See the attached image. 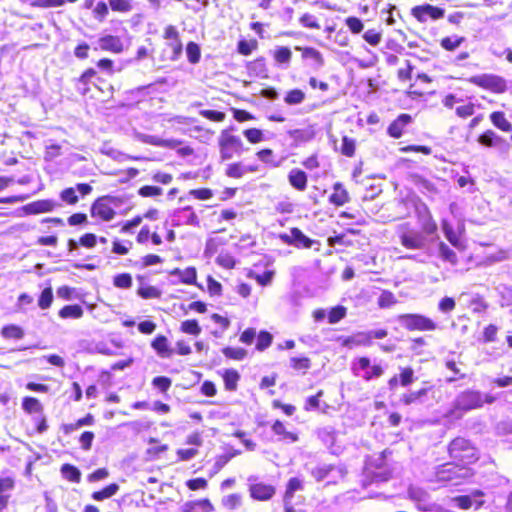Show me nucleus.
I'll return each mask as SVG.
<instances>
[{
  "instance_id": "bb28decb",
  "label": "nucleus",
  "mask_w": 512,
  "mask_h": 512,
  "mask_svg": "<svg viewBox=\"0 0 512 512\" xmlns=\"http://www.w3.org/2000/svg\"><path fill=\"white\" fill-rule=\"evenodd\" d=\"M272 431L278 435L280 441H286L288 443H294L298 441V435L293 432L286 430L284 424L280 420H276L272 425Z\"/></svg>"
},
{
  "instance_id": "dca6fc26",
  "label": "nucleus",
  "mask_w": 512,
  "mask_h": 512,
  "mask_svg": "<svg viewBox=\"0 0 512 512\" xmlns=\"http://www.w3.org/2000/svg\"><path fill=\"white\" fill-rule=\"evenodd\" d=\"M479 144L485 147H496L503 152H508L510 144L493 130H487L478 137Z\"/></svg>"
},
{
  "instance_id": "774afa93",
  "label": "nucleus",
  "mask_w": 512,
  "mask_h": 512,
  "mask_svg": "<svg viewBox=\"0 0 512 512\" xmlns=\"http://www.w3.org/2000/svg\"><path fill=\"white\" fill-rule=\"evenodd\" d=\"M299 22L302 26L307 27V28H313V29L320 28L317 18L314 15L309 14V13L303 14L300 17Z\"/></svg>"
},
{
  "instance_id": "ea45409f",
  "label": "nucleus",
  "mask_w": 512,
  "mask_h": 512,
  "mask_svg": "<svg viewBox=\"0 0 512 512\" xmlns=\"http://www.w3.org/2000/svg\"><path fill=\"white\" fill-rule=\"evenodd\" d=\"M303 489V481L298 477L291 478L286 487L284 499L292 500L296 491Z\"/></svg>"
},
{
  "instance_id": "338daca9",
  "label": "nucleus",
  "mask_w": 512,
  "mask_h": 512,
  "mask_svg": "<svg viewBox=\"0 0 512 512\" xmlns=\"http://www.w3.org/2000/svg\"><path fill=\"white\" fill-rule=\"evenodd\" d=\"M345 23L349 30L354 34H359L364 28L362 21L357 17H348L346 18Z\"/></svg>"
},
{
  "instance_id": "0e129e2a",
  "label": "nucleus",
  "mask_w": 512,
  "mask_h": 512,
  "mask_svg": "<svg viewBox=\"0 0 512 512\" xmlns=\"http://www.w3.org/2000/svg\"><path fill=\"white\" fill-rule=\"evenodd\" d=\"M222 504L230 509L234 510L241 504V496L239 494H230L222 499Z\"/></svg>"
},
{
  "instance_id": "4468645a",
  "label": "nucleus",
  "mask_w": 512,
  "mask_h": 512,
  "mask_svg": "<svg viewBox=\"0 0 512 512\" xmlns=\"http://www.w3.org/2000/svg\"><path fill=\"white\" fill-rule=\"evenodd\" d=\"M444 14V9L432 6L430 4L415 6L412 9V15L420 22H426L428 18L437 20L443 18Z\"/></svg>"
},
{
  "instance_id": "4c0bfd02",
  "label": "nucleus",
  "mask_w": 512,
  "mask_h": 512,
  "mask_svg": "<svg viewBox=\"0 0 512 512\" xmlns=\"http://www.w3.org/2000/svg\"><path fill=\"white\" fill-rule=\"evenodd\" d=\"M119 490V485L112 483L100 491H96L92 494V498L96 501H102L115 495Z\"/></svg>"
},
{
  "instance_id": "9b49d317",
  "label": "nucleus",
  "mask_w": 512,
  "mask_h": 512,
  "mask_svg": "<svg viewBox=\"0 0 512 512\" xmlns=\"http://www.w3.org/2000/svg\"><path fill=\"white\" fill-rule=\"evenodd\" d=\"M170 221L173 227L182 225L199 226V219L191 206L175 210L171 215Z\"/></svg>"
},
{
  "instance_id": "473e14b6",
  "label": "nucleus",
  "mask_w": 512,
  "mask_h": 512,
  "mask_svg": "<svg viewBox=\"0 0 512 512\" xmlns=\"http://www.w3.org/2000/svg\"><path fill=\"white\" fill-rule=\"evenodd\" d=\"M213 505L208 499L199 500L185 505L184 512H212Z\"/></svg>"
},
{
  "instance_id": "4d7b16f0",
  "label": "nucleus",
  "mask_w": 512,
  "mask_h": 512,
  "mask_svg": "<svg viewBox=\"0 0 512 512\" xmlns=\"http://www.w3.org/2000/svg\"><path fill=\"white\" fill-rule=\"evenodd\" d=\"M396 303L395 296L390 291H383L378 298V305L381 308H388Z\"/></svg>"
},
{
  "instance_id": "f704fd0d",
  "label": "nucleus",
  "mask_w": 512,
  "mask_h": 512,
  "mask_svg": "<svg viewBox=\"0 0 512 512\" xmlns=\"http://www.w3.org/2000/svg\"><path fill=\"white\" fill-rule=\"evenodd\" d=\"M491 122L500 130L509 132L512 130V124L505 118L503 112L496 111L490 115Z\"/></svg>"
},
{
  "instance_id": "f3484780",
  "label": "nucleus",
  "mask_w": 512,
  "mask_h": 512,
  "mask_svg": "<svg viewBox=\"0 0 512 512\" xmlns=\"http://www.w3.org/2000/svg\"><path fill=\"white\" fill-rule=\"evenodd\" d=\"M92 191L91 185L87 183H79L76 185V187H69L64 189L60 193V198L63 202H66L67 204L73 205L76 204L79 200L77 196V192L82 196H86L90 194Z\"/></svg>"
},
{
  "instance_id": "b1692460",
  "label": "nucleus",
  "mask_w": 512,
  "mask_h": 512,
  "mask_svg": "<svg viewBox=\"0 0 512 512\" xmlns=\"http://www.w3.org/2000/svg\"><path fill=\"white\" fill-rule=\"evenodd\" d=\"M321 442L331 451L336 454L337 451L333 448L336 441V430L332 426L319 428L316 432Z\"/></svg>"
},
{
  "instance_id": "c85d7f7f",
  "label": "nucleus",
  "mask_w": 512,
  "mask_h": 512,
  "mask_svg": "<svg viewBox=\"0 0 512 512\" xmlns=\"http://www.w3.org/2000/svg\"><path fill=\"white\" fill-rule=\"evenodd\" d=\"M144 141L148 144H152V145H155L158 147H163V148H169V149H175L182 143L181 140L160 139L155 136H146Z\"/></svg>"
},
{
  "instance_id": "864d4df0",
  "label": "nucleus",
  "mask_w": 512,
  "mask_h": 512,
  "mask_svg": "<svg viewBox=\"0 0 512 512\" xmlns=\"http://www.w3.org/2000/svg\"><path fill=\"white\" fill-rule=\"evenodd\" d=\"M237 453L222 454L216 457L213 464L212 473H218Z\"/></svg>"
},
{
  "instance_id": "79ce46f5",
  "label": "nucleus",
  "mask_w": 512,
  "mask_h": 512,
  "mask_svg": "<svg viewBox=\"0 0 512 512\" xmlns=\"http://www.w3.org/2000/svg\"><path fill=\"white\" fill-rule=\"evenodd\" d=\"M465 41L464 37H459L457 35L445 37L441 40V46L447 51L456 50L463 42Z\"/></svg>"
},
{
  "instance_id": "f257e3e1",
  "label": "nucleus",
  "mask_w": 512,
  "mask_h": 512,
  "mask_svg": "<svg viewBox=\"0 0 512 512\" xmlns=\"http://www.w3.org/2000/svg\"><path fill=\"white\" fill-rule=\"evenodd\" d=\"M471 471L468 467L461 466L458 463H445L436 468L433 477L429 479L430 482H436L441 485H459L463 479L471 476Z\"/></svg>"
},
{
  "instance_id": "7c9ffc66",
  "label": "nucleus",
  "mask_w": 512,
  "mask_h": 512,
  "mask_svg": "<svg viewBox=\"0 0 512 512\" xmlns=\"http://www.w3.org/2000/svg\"><path fill=\"white\" fill-rule=\"evenodd\" d=\"M225 388L229 391L237 389V383L240 379L239 373L234 369H225L222 374Z\"/></svg>"
},
{
  "instance_id": "a878e982",
  "label": "nucleus",
  "mask_w": 512,
  "mask_h": 512,
  "mask_svg": "<svg viewBox=\"0 0 512 512\" xmlns=\"http://www.w3.org/2000/svg\"><path fill=\"white\" fill-rule=\"evenodd\" d=\"M333 193L329 197L330 203L336 206H342L349 202V194L340 182H336L333 186Z\"/></svg>"
},
{
  "instance_id": "5fc2aeb1",
  "label": "nucleus",
  "mask_w": 512,
  "mask_h": 512,
  "mask_svg": "<svg viewBox=\"0 0 512 512\" xmlns=\"http://www.w3.org/2000/svg\"><path fill=\"white\" fill-rule=\"evenodd\" d=\"M291 366L297 370L301 371L303 374L309 369L310 367V360L307 357H293L290 360Z\"/></svg>"
},
{
  "instance_id": "ddd939ff",
  "label": "nucleus",
  "mask_w": 512,
  "mask_h": 512,
  "mask_svg": "<svg viewBox=\"0 0 512 512\" xmlns=\"http://www.w3.org/2000/svg\"><path fill=\"white\" fill-rule=\"evenodd\" d=\"M248 481L250 482L249 492L253 499L266 501L271 499L275 494V488L272 485L255 483L256 477L251 476Z\"/></svg>"
},
{
  "instance_id": "052dcab7",
  "label": "nucleus",
  "mask_w": 512,
  "mask_h": 512,
  "mask_svg": "<svg viewBox=\"0 0 512 512\" xmlns=\"http://www.w3.org/2000/svg\"><path fill=\"white\" fill-rule=\"evenodd\" d=\"M181 329L183 332L191 335H198L201 332V328L196 320L182 322Z\"/></svg>"
},
{
  "instance_id": "c756f323",
  "label": "nucleus",
  "mask_w": 512,
  "mask_h": 512,
  "mask_svg": "<svg viewBox=\"0 0 512 512\" xmlns=\"http://www.w3.org/2000/svg\"><path fill=\"white\" fill-rule=\"evenodd\" d=\"M288 134L296 143L308 142L315 136L311 128L289 130Z\"/></svg>"
},
{
  "instance_id": "aec40b11",
  "label": "nucleus",
  "mask_w": 512,
  "mask_h": 512,
  "mask_svg": "<svg viewBox=\"0 0 512 512\" xmlns=\"http://www.w3.org/2000/svg\"><path fill=\"white\" fill-rule=\"evenodd\" d=\"M98 49L113 53H121L123 51V43L118 36L106 35L100 37L96 42L94 50Z\"/></svg>"
},
{
  "instance_id": "f8f14e48",
  "label": "nucleus",
  "mask_w": 512,
  "mask_h": 512,
  "mask_svg": "<svg viewBox=\"0 0 512 512\" xmlns=\"http://www.w3.org/2000/svg\"><path fill=\"white\" fill-rule=\"evenodd\" d=\"M400 242L407 249L420 250L427 245L425 234L417 230H407L400 234Z\"/></svg>"
},
{
  "instance_id": "49530a36",
  "label": "nucleus",
  "mask_w": 512,
  "mask_h": 512,
  "mask_svg": "<svg viewBox=\"0 0 512 512\" xmlns=\"http://www.w3.org/2000/svg\"><path fill=\"white\" fill-rule=\"evenodd\" d=\"M439 255L440 257L452 264H455L457 262V255L456 253L444 242H441L439 244Z\"/></svg>"
},
{
  "instance_id": "e433bc0d",
  "label": "nucleus",
  "mask_w": 512,
  "mask_h": 512,
  "mask_svg": "<svg viewBox=\"0 0 512 512\" xmlns=\"http://www.w3.org/2000/svg\"><path fill=\"white\" fill-rule=\"evenodd\" d=\"M22 408L29 414L42 413L43 407L38 399L34 397H25L22 400Z\"/></svg>"
},
{
  "instance_id": "20e7f679",
  "label": "nucleus",
  "mask_w": 512,
  "mask_h": 512,
  "mask_svg": "<svg viewBox=\"0 0 512 512\" xmlns=\"http://www.w3.org/2000/svg\"><path fill=\"white\" fill-rule=\"evenodd\" d=\"M396 323L409 331H434L437 324L422 314H400L395 319Z\"/></svg>"
},
{
  "instance_id": "6e6d98bb",
  "label": "nucleus",
  "mask_w": 512,
  "mask_h": 512,
  "mask_svg": "<svg viewBox=\"0 0 512 512\" xmlns=\"http://www.w3.org/2000/svg\"><path fill=\"white\" fill-rule=\"evenodd\" d=\"M341 153L347 157H352L355 153V141L344 136L342 138Z\"/></svg>"
},
{
  "instance_id": "39448f33",
  "label": "nucleus",
  "mask_w": 512,
  "mask_h": 512,
  "mask_svg": "<svg viewBox=\"0 0 512 512\" xmlns=\"http://www.w3.org/2000/svg\"><path fill=\"white\" fill-rule=\"evenodd\" d=\"M387 336L385 329L371 330L368 332H358L342 340V346L349 350L366 347L374 339H383Z\"/></svg>"
},
{
  "instance_id": "2f4dec72",
  "label": "nucleus",
  "mask_w": 512,
  "mask_h": 512,
  "mask_svg": "<svg viewBox=\"0 0 512 512\" xmlns=\"http://www.w3.org/2000/svg\"><path fill=\"white\" fill-rule=\"evenodd\" d=\"M443 233L446 237V239L456 248H459L461 246V241L459 236L454 231V228L452 225L446 220L443 219L441 222Z\"/></svg>"
},
{
  "instance_id": "37998d69",
  "label": "nucleus",
  "mask_w": 512,
  "mask_h": 512,
  "mask_svg": "<svg viewBox=\"0 0 512 512\" xmlns=\"http://www.w3.org/2000/svg\"><path fill=\"white\" fill-rule=\"evenodd\" d=\"M1 334L5 338L21 339L24 336V331L21 327L11 324L4 326L1 330Z\"/></svg>"
},
{
  "instance_id": "9d476101",
  "label": "nucleus",
  "mask_w": 512,
  "mask_h": 512,
  "mask_svg": "<svg viewBox=\"0 0 512 512\" xmlns=\"http://www.w3.org/2000/svg\"><path fill=\"white\" fill-rule=\"evenodd\" d=\"M115 201L112 196H104L97 199L91 206V214L94 217H99L104 221H110L115 216V211L111 204Z\"/></svg>"
},
{
  "instance_id": "cd10ccee",
  "label": "nucleus",
  "mask_w": 512,
  "mask_h": 512,
  "mask_svg": "<svg viewBox=\"0 0 512 512\" xmlns=\"http://www.w3.org/2000/svg\"><path fill=\"white\" fill-rule=\"evenodd\" d=\"M376 469V471H373L371 473L369 472V470H367V477L371 475L372 479L368 484L364 482V486L380 484L389 480L391 473L386 468L382 467L381 465H377Z\"/></svg>"
},
{
  "instance_id": "13d9d810",
  "label": "nucleus",
  "mask_w": 512,
  "mask_h": 512,
  "mask_svg": "<svg viewBox=\"0 0 512 512\" xmlns=\"http://www.w3.org/2000/svg\"><path fill=\"white\" fill-rule=\"evenodd\" d=\"M398 377L400 380V384L403 387L409 386L415 380L414 371L412 368H409V367L402 369V371Z\"/></svg>"
},
{
  "instance_id": "c9c22d12",
  "label": "nucleus",
  "mask_w": 512,
  "mask_h": 512,
  "mask_svg": "<svg viewBox=\"0 0 512 512\" xmlns=\"http://www.w3.org/2000/svg\"><path fill=\"white\" fill-rule=\"evenodd\" d=\"M61 474L65 479L74 483H79L81 480L80 470L71 464H63Z\"/></svg>"
},
{
  "instance_id": "7ed1b4c3",
  "label": "nucleus",
  "mask_w": 512,
  "mask_h": 512,
  "mask_svg": "<svg viewBox=\"0 0 512 512\" xmlns=\"http://www.w3.org/2000/svg\"><path fill=\"white\" fill-rule=\"evenodd\" d=\"M233 126L221 131L218 138V145L220 149V158L222 161L232 159L234 156H240L243 152V142L238 136L231 134L234 131Z\"/></svg>"
},
{
  "instance_id": "2eb2a0df",
  "label": "nucleus",
  "mask_w": 512,
  "mask_h": 512,
  "mask_svg": "<svg viewBox=\"0 0 512 512\" xmlns=\"http://www.w3.org/2000/svg\"><path fill=\"white\" fill-rule=\"evenodd\" d=\"M409 498L416 503L417 507L423 511H430L433 507V502L429 493L421 487L410 486L408 488Z\"/></svg>"
},
{
  "instance_id": "69168bd1",
  "label": "nucleus",
  "mask_w": 512,
  "mask_h": 512,
  "mask_svg": "<svg viewBox=\"0 0 512 512\" xmlns=\"http://www.w3.org/2000/svg\"><path fill=\"white\" fill-rule=\"evenodd\" d=\"M246 171L241 163H233L228 165L226 175L232 178H241Z\"/></svg>"
},
{
  "instance_id": "09e8293b",
  "label": "nucleus",
  "mask_w": 512,
  "mask_h": 512,
  "mask_svg": "<svg viewBox=\"0 0 512 512\" xmlns=\"http://www.w3.org/2000/svg\"><path fill=\"white\" fill-rule=\"evenodd\" d=\"M346 316V308L344 306L338 305L333 307L328 313V321L331 324L338 323Z\"/></svg>"
},
{
  "instance_id": "72a5a7b5",
  "label": "nucleus",
  "mask_w": 512,
  "mask_h": 512,
  "mask_svg": "<svg viewBox=\"0 0 512 512\" xmlns=\"http://www.w3.org/2000/svg\"><path fill=\"white\" fill-rule=\"evenodd\" d=\"M96 75L97 72L93 68H89L86 71H84L78 80V91L85 95L89 91L87 84L90 83L92 79L96 77Z\"/></svg>"
},
{
  "instance_id": "e2e57ef3",
  "label": "nucleus",
  "mask_w": 512,
  "mask_h": 512,
  "mask_svg": "<svg viewBox=\"0 0 512 512\" xmlns=\"http://www.w3.org/2000/svg\"><path fill=\"white\" fill-rule=\"evenodd\" d=\"M172 381L165 376H157L152 380V385L161 392H166L171 387Z\"/></svg>"
},
{
  "instance_id": "58836bf2",
  "label": "nucleus",
  "mask_w": 512,
  "mask_h": 512,
  "mask_svg": "<svg viewBox=\"0 0 512 512\" xmlns=\"http://www.w3.org/2000/svg\"><path fill=\"white\" fill-rule=\"evenodd\" d=\"M83 315V309L80 305H66L59 311L61 318H80Z\"/></svg>"
},
{
  "instance_id": "1a4fd4ad",
  "label": "nucleus",
  "mask_w": 512,
  "mask_h": 512,
  "mask_svg": "<svg viewBox=\"0 0 512 512\" xmlns=\"http://www.w3.org/2000/svg\"><path fill=\"white\" fill-rule=\"evenodd\" d=\"M355 375L360 376L366 380L380 377L383 373V368L378 365L370 364V360L366 357H361L353 365Z\"/></svg>"
},
{
  "instance_id": "6e6552de",
  "label": "nucleus",
  "mask_w": 512,
  "mask_h": 512,
  "mask_svg": "<svg viewBox=\"0 0 512 512\" xmlns=\"http://www.w3.org/2000/svg\"><path fill=\"white\" fill-rule=\"evenodd\" d=\"M279 239L287 245H292L296 248H311L314 241L307 237L299 228H291L290 233H280L278 235Z\"/></svg>"
},
{
  "instance_id": "a18cd8bd",
  "label": "nucleus",
  "mask_w": 512,
  "mask_h": 512,
  "mask_svg": "<svg viewBox=\"0 0 512 512\" xmlns=\"http://www.w3.org/2000/svg\"><path fill=\"white\" fill-rule=\"evenodd\" d=\"M186 54L190 63H198L201 57L199 45L195 42H189L186 46Z\"/></svg>"
},
{
  "instance_id": "3c124183",
  "label": "nucleus",
  "mask_w": 512,
  "mask_h": 512,
  "mask_svg": "<svg viewBox=\"0 0 512 512\" xmlns=\"http://www.w3.org/2000/svg\"><path fill=\"white\" fill-rule=\"evenodd\" d=\"M53 301V292L51 287L45 288L38 299V305L41 309H47L51 306Z\"/></svg>"
},
{
  "instance_id": "8fccbe9b",
  "label": "nucleus",
  "mask_w": 512,
  "mask_h": 512,
  "mask_svg": "<svg viewBox=\"0 0 512 512\" xmlns=\"http://www.w3.org/2000/svg\"><path fill=\"white\" fill-rule=\"evenodd\" d=\"M113 284L117 288L128 289L132 286V276L129 273H121L114 276Z\"/></svg>"
},
{
  "instance_id": "393cba45",
  "label": "nucleus",
  "mask_w": 512,
  "mask_h": 512,
  "mask_svg": "<svg viewBox=\"0 0 512 512\" xmlns=\"http://www.w3.org/2000/svg\"><path fill=\"white\" fill-rule=\"evenodd\" d=\"M289 184L299 191H304L307 187V174L298 168H293L288 174Z\"/></svg>"
},
{
  "instance_id": "423d86ee",
  "label": "nucleus",
  "mask_w": 512,
  "mask_h": 512,
  "mask_svg": "<svg viewBox=\"0 0 512 512\" xmlns=\"http://www.w3.org/2000/svg\"><path fill=\"white\" fill-rule=\"evenodd\" d=\"M484 404L483 394L476 390H466L458 394L454 400V409L461 412H468L481 408Z\"/></svg>"
},
{
  "instance_id": "5701e85b",
  "label": "nucleus",
  "mask_w": 512,
  "mask_h": 512,
  "mask_svg": "<svg viewBox=\"0 0 512 512\" xmlns=\"http://www.w3.org/2000/svg\"><path fill=\"white\" fill-rule=\"evenodd\" d=\"M412 121L409 114L399 115L387 129L388 134L393 138H400L403 134L404 128Z\"/></svg>"
},
{
  "instance_id": "603ef678",
  "label": "nucleus",
  "mask_w": 512,
  "mask_h": 512,
  "mask_svg": "<svg viewBox=\"0 0 512 512\" xmlns=\"http://www.w3.org/2000/svg\"><path fill=\"white\" fill-rule=\"evenodd\" d=\"M272 335L267 331H261L257 336L256 349L263 351L272 343Z\"/></svg>"
},
{
  "instance_id": "c03bdc74",
  "label": "nucleus",
  "mask_w": 512,
  "mask_h": 512,
  "mask_svg": "<svg viewBox=\"0 0 512 512\" xmlns=\"http://www.w3.org/2000/svg\"><path fill=\"white\" fill-rule=\"evenodd\" d=\"M305 93L300 89H293L287 92L284 101L288 105H297L304 101Z\"/></svg>"
},
{
  "instance_id": "f03ea898",
  "label": "nucleus",
  "mask_w": 512,
  "mask_h": 512,
  "mask_svg": "<svg viewBox=\"0 0 512 512\" xmlns=\"http://www.w3.org/2000/svg\"><path fill=\"white\" fill-rule=\"evenodd\" d=\"M450 457L461 466L467 467L478 460L477 449L465 438H455L448 447Z\"/></svg>"
},
{
  "instance_id": "bf43d9fd",
  "label": "nucleus",
  "mask_w": 512,
  "mask_h": 512,
  "mask_svg": "<svg viewBox=\"0 0 512 512\" xmlns=\"http://www.w3.org/2000/svg\"><path fill=\"white\" fill-rule=\"evenodd\" d=\"M109 5L113 11L129 12L132 9L129 0H109Z\"/></svg>"
},
{
  "instance_id": "6ab92c4d",
  "label": "nucleus",
  "mask_w": 512,
  "mask_h": 512,
  "mask_svg": "<svg viewBox=\"0 0 512 512\" xmlns=\"http://www.w3.org/2000/svg\"><path fill=\"white\" fill-rule=\"evenodd\" d=\"M61 205L54 200L51 199H43V200H37L31 203H28L27 205L23 206V211L26 214H39V213H45V212H51L56 207H60Z\"/></svg>"
},
{
  "instance_id": "de8ad7c7",
  "label": "nucleus",
  "mask_w": 512,
  "mask_h": 512,
  "mask_svg": "<svg viewBox=\"0 0 512 512\" xmlns=\"http://www.w3.org/2000/svg\"><path fill=\"white\" fill-rule=\"evenodd\" d=\"M137 294L143 299L160 298L161 292L154 286H141Z\"/></svg>"
},
{
  "instance_id": "a211bd4d",
  "label": "nucleus",
  "mask_w": 512,
  "mask_h": 512,
  "mask_svg": "<svg viewBox=\"0 0 512 512\" xmlns=\"http://www.w3.org/2000/svg\"><path fill=\"white\" fill-rule=\"evenodd\" d=\"M295 50L301 51L302 59L308 62V65L315 71L324 66L323 55L313 47H300L296 46Z\"/></svg>"
},
{
  "instance_id": "a19ab883",
  "label": "nucleus",
  "mask_w": 512,
  "mask_h": 512,
  "mask_svg": "<svg viewBox=\"0 0 512 512\" xmlns=\"http://www.w3.org/2000/svg\"><path fill=\"white\" fill-rule=\"evenodd\" d=\"M292 57V52L288 47H278L274 52V59L279 64H284L286 67L289 65Z\"/></svg>"
},
{
  "instance_id": "412c9836",
  "label": "nucleus",
  "mask_w": 512,
  "mask_h": 512,
  "mask_svg": "<svg viewBox=\"0 0 512 512\" xmlns=\"http://www.w3.org/2000/svg\"><path fill=\"white\" fill-rule=\"evenodd\" d=\"M430 390V387H423L417 391L406 392L400 397L399 401L407 406L412 404H423L426 402L427 395Z\"/></svg>"
},
{
  "instance_id": "0eeeda50",
  "label": "nucleus",
  "mask_w": 512,
  "mask_h": 512,
  "mask_svg": "<svg viewBox=\"0 0 512 512\" xmlns=\"http://www.w3.org/2000/svg\"><path fill=\"white\" fill-rule=\"evenodd\" d=\"M470 83H473L481 88L489 89L495 93H503L507 89V84L504 78L493 75V74H482L472 76L469 79Z\"/></svg>"
},
{
  "instance_id": "4be33fe9",
  "label": "nucleus",
  "mask_w": 512,
  "mask_h": 512,
  "mask_svg": "<svg viewBox=\"0 0 512 512\" xmlns=\"http://www.w3.org/2000/svg\"><path fill=\"white\" fill-rule=\"evenodd\" d=\"M334 470H337L339 475L341 477H344V475H345L344 468L335 467L332 464H326V463L319 464L316 467L312 468L311 475L317 482H320V481H323L324 479H326L328 477V475Z\"/></svg>"
},
{
  "instance_id": "680f3d73",
  "label": "nucleus",
  "mask_w": 512,
  "mask_h": 512,
  "mask_svg": "<svg viewBox=\"0 0 512 512\" xmlns=\"http://www.w3.org/2000/svg\"><path fill=\"white\" fill-rule=\"evenodd\" d=\"M163 193L162 188L158 186L145 185L138 190V194L142 197H155Z\"/></svg>"
}]
</instances>
